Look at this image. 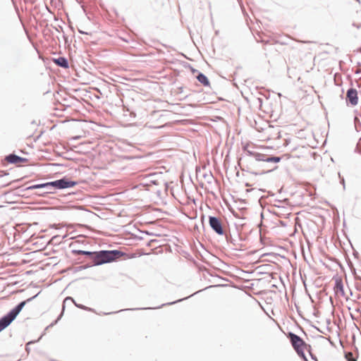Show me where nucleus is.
<instances>
[{
    "instance_id": "obj_1",
    "label": "nucleus",
    "mask_w": 361,
    "mask_h": 361,
    "mask_svg": "<svg viewBox=\"0 0 361 361\" xmlns=\"http://www.w3.org/2000/svg\"><path fill=\"white\" fill-rule=\"evenodd\" d=\"M121 255V252L118 250L94 252L92 253V260L95 264L99 265L111 262L118 258Z\"/></svg>"
},
{
    "instance_id": "obj_2",
    "label": "nucleus",
    "mask_w": 361,
    "mask_h": 361,
    "mask_svg": "<svg viewBox=\"0 0 361 361\" xmlns=\"http://www.w3.org/2000/svg\"><path fill=\"white\" fill-rule=\"evenodd\" d=\"M76 183L74 181L68 180L66 178H63L61 180H57L53 182H49L44 184H39V185H35L32 186H30L29 188L30 189H36V188H49L50 186L54 187L56 188L59 189H63V188H71L75 185Z\"/></svg>"
},
{
    "instance_id": "obj_3",
    "label": "nucleus",
    "mask_w": 361,
    "mask_h": 361,
    "mask_svg": "<svg viewBox=\"0 0 361 361\" xmlns=\"http://www.w3.org/2000/svg\"><path fill=\"white\" fill-rule=\"evenodd\" d=\"M26 301L21 302L14 309H13L8 314L0 319V331L6 328L17 317L23 307L25 306Z\"/></svg>"
},
{
    "instance_id": "obj_4",
    "label": "nucleus",
    "mask_w": 361,
    "mask_h": 361,
    "mask_svg": "<svg viewBox=\"0 0 361 361\" xmlns=\"http://www.w3.org/2000/svg\"><path fill=\"white\" fill-rule=\"evenodd\" d=\"M288 337L297 353L303 358H305L304 352L307 345L301 338L293 333H289Z\"/></svg>"
},
{
    "instance_id": "obj_5",
    "label": "nucleus",
    "mask_w": 361,
    "mask_h": 361,
    "mask_svg": "<svg viewBox=\"0 0 361 361\" xmlns=\"http://www.w3.org/2000/svg\"><path fill=\"white\" fill-rule=\"evenodd\" d=\"M250 154L257 161L278 163L281 160L280 157H267V156H266L264 154H260L259 152H250Z\"/></svg>"
},
{
    "instance_id": "obj_6",
    "label": "nucleus",
    "mask_w": 361,
    "mask_h": 361,
    "mask_svg": "<svg viewBox=\"0 0 361 361\" xmlns=\"http://www.w3.org/2000/svg\"><path fill=\"white\" fill-rule=\"evenodd\" d=\"M209 225L212 229L219 235L224 233L221 221L219 219L214 216L209 217Z\"/></svg>"
},
{
    "instance_id": "obj_7",
    "label": "nucleus",
    "mask_w": 361,
    "mask_h": 361,
    "mask_svg": "<svg viewBox=\"0 0 361 361\" xmlns=\"http://www.w3.org/2000/svg\"><path fill=\"white\" fill-rule=\"evenodd\" d=\"M334 290L335 292V294L337 297H343L345 296V292L343 288V283L342 281V279L341 278H336L334 279Z\"/></svg>"
},
{
    "instance_id": "obj_8",
    "label": "nucleus",
    "mask_w": 361,
    "mask_h": 361,
    "mask_svg": "<svg viewBox=\"0 0 361 361\" xmlns=\"http://www.w3.org/2000/svg\"><path fill=\"white\" fill-rule=\"evenodd\" d=\"M346 99L352 106H355L358 102L357 92L356 90L351 88L348 90Z\"/></svg>"
},
{
    "instance_id": "obj_9",
    "label": "nucleus",
    "mask_w": 361,
    "mask_h": 361,
    "mask_svg": "<svg viewBox=\"0 0 361 361\" xmlns=\"http://www.w3.org/2000/svg\"><path fill=\"white\" fill-rule=\"evenodd\" d=\"M5 160L10 164H20L25 162L27 160L25 158L20 157L15 154H9L6 157Z\"/></svg>"
},
{
    "instance_id": "obj_10",
    "label": "nucleus",
    "mask_w": 361,
    "mask_h": 361,
    "mask_svg": "<svg viewBox=\"0 0 361 361\" xmlns=\"http://www.w3.org/2000/svg\"><path fill=\"white\" fill-rule=\"evenodd\" d=\"M54 63L57 64L58 66L63 67V68H68V63L67 60L63 57H59L58 59H56L54 60Z\"/></svg>"
},
{
    "instance_id": "obj_11",
    "label": "nucleus",
    "mask_w": 361,
    "mask_h": 361,
    "mask_svg": "<svg viewBox=\"0 0 361 361\" xmlns=\"http://www.w3.org/2000/svg\"><path fill=\"white\" fill-rule=\"evenodd\" d=\"M198 81L201 82L204 86L209 85V82L207 78L202 73H200L197 77Z\"/></svg>"
},
{
    "instance_id": "obj_12",
    "label": "nucleus",
    "mask_w": 361,
    "mask_h": 361,
    "mask_svg": "<svg viewBox=\"0 0 361 361\" xmlns=\"http://www.w3.org/2000/svg\"><path fill=\"white\" fill-rule=\"evenodd\" d=\"M10 181L6 180V176H0V188L8 185Z\"/></svg>"
},
{
    "instance_id": "obj_13",
    "label": "nucleus",
    "mask_w": 361,
    "mask_h": 361,
    "mask_svg": "<svg viewBox=\"0 0 361 361\" xmlns=\"http://www.w3.org/2000/svg\"><path fill=\"white\" fill-rule=\"evenodd\" d=\"M345 358L348 361H356L353 357V354L350 352L345 354Z\"/></svg>"
},
{
    "instance_id": "obj_14",
    "label": "nucleus",
    "mask_w": 361,
    "mask_h": 361,
    "mask_svg": "<svg viewBox=\"0 0 361 361\" xmlns=\"http://www.w3.org/2000/svg\"><path fill=\"white\" fill-rule=\"evenodd\" d=\"M79 253L82 254V255H91L92 257L93 252H87V251H80Z\"/></svg>"
},
{
    "instance_id": "obj_15",
    "label": "nucleus",
    "mask_w": 361,
    "mask_h": 361,
    "mask_svg": "<svg viewBox=\"0 0 361 361\" xmlns=\"http://www.w3.org/2000/svg\"><path fill=\"white\" fill-rule=\"evenodd\" d=\"M68 299H71V298H66V300H65V302L68 300Z\"/></svg>"
}]
</instances>
